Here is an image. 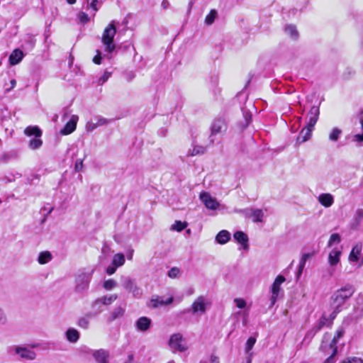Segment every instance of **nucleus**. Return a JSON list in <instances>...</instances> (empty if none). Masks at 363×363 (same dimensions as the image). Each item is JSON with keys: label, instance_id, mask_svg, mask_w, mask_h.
Returning <instances> with one entry per match:
<instances>
[{"label": "nucleus", "instance_id": "f257e3e1", "mask_svg": "<svg viewBox=\"0 0 363 363\" xmlns=\"http://www.w3.org/2000/svg\"><path fill=\"white\" fill-rule=\"evenodd\" d=\"M354 293V288L350 284H345L333 292L330 298L332 318H336L337 315L342 310L345 303L352 297Z\"/></svg>", "mask_w": 363, "mask_h": 363}, {"label": "nucleus", "instance_id": "f03ea898", "mask_svg": "<svg viewBox=\"0 0 363 363\" xmlns=\"http://www.w3.org/2000/svg\"><path fill=\"white\" fill-rule=\"evenodd\" d=\"M116 34V21H112L105 28L101 36V42L105 47V51L108 53H111L116 49V45L113 43V38Z\"/></svg>", "mask_w": 363, "mask_h": 363}, {"label": "nucleus", "instance_id": "7ed1b4c3", "mask_svg": "<svg viewBox=\"0 0 363 363\" xmlns=\"http://www.w3.org/2000/svg\"><path fill=\"white\" fill-rule=\"evenodd\" d=\"M94 269L84 271L77 274L75 279L74 290L77 293L82 294L85 292L89 286L91 280Z\"/></svg>", "mask_w": 363, "mask_h": 363}, {"label": "nucleus", "instance_id": "20e7f679", "mask_svg": "<svg viewBox=\"0 0 363 363\" xmlns=\"http://www.w3.org/2000/svg\"><path fill=\"white\" fill-rule=\"evenodd\" d=\"M121 281L123 289L131 293L134 297H140L143 294L142 289L136 284L134 279L127 276H121Z\"/></svg>", "mask_w": 363, "mask_h": 363}, {"label": "nucleus", "instance_id": "39448f33", "mask_svg": "<svg viewBox=\"0 0 363 363\" xmlns=\"http://www.w3.org/2000/svg\"><path fill=\"white\" fill-rule=\"evenodd\" d=\"M211 301L203 296H198L191 304V312L193 314H203Z\"/></svg>", "mask_w": 363, "mask_h": 363}, {"label": "nucleus", "instance_id": "423d86ee", "mask_svg": "<svg viewBox=\"0 0 363 363\" xmlns=\"http://www.w3.org/2000/svg\"><path fill=\"white\" fill-rule=\"evenodd\" d=\"M169 347L174 351L184 352L188 349L185 340L180 333H176L171 336Z\"/></svg>", "mask_w": 363, "mask_h": 363}, {"label": "nucleus", "instance_id": "0eeeda50", "mask_svg": "<svg viewBox=\"0 0 363 363\" xmlns=\"http://www.w3.org/2000/svg\"><path fill=\"white\" fill-rule=\"evenodd\" d=\"M199 199L208 209L216 210L220 206L219 202L211 196L208 192H201L199 195Z\"/></svg>", "mask_w": 363, "mask_h": 363}, {"label": "nucleus", "instance_id": "6e6552de", "mask_svg": "<svg viewBox=\"0 0 363 363\" xmlns=\"http://www.w3.org/2000/svg\"><path fill=\"white\" fill-rule=\"evenodd\" d=\"M286 279L282 275H279L274 280L271 287L272 296H271V305L273 306L278 298L279 291L281 290V285L285 281Z\"/></svg>", "mask_w": 363, "mask_h": 363}, {"label": "nucleus", "instance_id": "1a4fd4ad", "mask_svg": "<svg viewBox=\"0 0 363 363\" xmlns=\"http://www.w3.org/2000/svg\"><path fill=\"white\" fill-rule=\"evenodd\" d=\"M244 214L247 218H251L254 222H262L264 216L262 210L257 208H246L236 211Z\"/></svg>", "mask_w": 363, "mask_h": 363}, {"label": "nucleus", "instance_id": "9d476101", "mask_svg": "<svg viewBox=\"0 0 363 363\" xmlns=\"http://www.w3.org/2000/svg\"><path fill=\"white\" fill-rule=\"evenodd\" d=\"M226 130V124L223 119L218 118L216 119L211 127V143H213L214 140L212 138L213 136L220 133Z\"/></svg>", "mask_w": 363, "mask_h": 363}, {"label": "nucleus", "instance_id": "9b49d317", "mask_svg": "<svg viewBox=\"0 0 363 363\" xmlns=\"http://www.w3.org/2000/svg\"><path fill=\"white\" fill-rule=\"evenodd\" d=\"M173 302V297L170 296L167 299H164L163 296H154L150 299L148 307L152 308H157L163 306L171 304Z\"/></svg>", "mask_w": 363, "mask_h": 363}, {"label": "nucleus", "instance_id": "f8f14e48", "mask_svg": "<svg viewBox=\"0 0 363 363\" xmlns=\"http://www.w3.org/2000/svg\"><path fill=\"white\" fill-rule=\"evenodd\" d=\"M15 352L21 358L27 360H33L36 358V353L25 347L17 346L15 347Z\"/></svg>", "mask_w": 363, "mask_h": 363}, {"label": "nucleus", "instance_id": "ddd939ff", "mask_svg": "<svg viewBox=\"0 0 363 363\" xmlns=\"http://www.w3.org/2000/svg\"><path fill=\"white\" fill-rule=\"evenodd\" d=\"M335 318H332V312L328 315L326 314V313H324L314 327V333H317L325 326H330L333 324V321Z\"/></svg>", "mask_w": 363, "mask_h": 363}, {"label": "nucleus", "instance_id": "4468645a", "mask_svg": "<svg viewBox=\"0 0 363 363\" xmlns=\"http://www.w3.org/2000/svg\"><path fill=\"white\" fill-rule=\"evenodd\" d=\"M78 121V116L72 115L69 121L65 124V127L60 130V134L62 135H67L73 133L76 129Z\"/></svg>", "mask_w": 363, "mask_h": 363}, {"label": "nucleus", "instance_id": "2eb2a0df", "mask_svg": "<svg viewBox=\"0 0 363 363\" xmlns=\"http://www.w3.org/2000/svg\"><path fill=\"white\" fill-rule=\"evenodd\" d=\"M108 119L101 117V116H98V117L95 118L94 119H92L90 121H89L86 125V128L88 131H93L96 128L102 126V125H105L108 124Z\"/></svg>", "mask_w": 363, "mask_h": 363}, {"label": "nucleus", "instance_id": "dca6fc26", "mask_svg": "<svg viewBox=\"0 0 363 363\" xmlns=\"http://www.w3.org/2000/svg\"><path fill=\"white\" fill-rule=\"evenodd\" d=\"M118 298L116 294H111L110 296H104L101 298H99L96 299L91 304V307L93 308H96L100 306L101 304L103 305H110L114 301H116Z\"/></svg>", "mask_w": 363, "mask_h": 363}, {"label": "nucleus", "instance_id": "f3484780", "mask_svg": "<svg viewBox=\"0 0 363 363\" xmlns=\"http://www.w3.org/2000/svg\"><path fill=\"white\" fill-rule=\"evenodd\" d=\"M363 222V209L357 208L354 214L353 218L350 223V227L352 230H357Z\"/></svg>", "mask_w": 363, "mask_h": 363}, {"label": "nucleus", "instance_id": "a211bd4d", "mask_svg": "<svg viewBox=\"0 0 363 363\" xmlns=\"http://www.w3.org/2000/svg\"><path fill=\"white\" fill-rule=\"evenodd\" d=\"M320 114L319 107L316 106H313L311 107L310 111L308 113V122L307 124L309 125L310 127H314L315 123L318 121V117Z\"/></svg>", "mask_w": 363, "mask_h": 363}, {"label": "nucleus", "instance_id": "6ab92c4d", "mask_svg": "<svg viewBox=\"0 0 363 363\" xmlns=\"http://www.w3.org/2000/svg\"><path fill=\"white\" fill-rule=\"evenodd\" d=\"M233 238L236 240L239 244H240L244 250H248L249 244H248V237L247 234L243 233L242 231H237L233 235Z\"/></svg>", "mask_w": 363, "mask_h": 363}, {"label": "nucleus", "instance_id": "aec40b11", "mask_svg": "<svg viewBox=\"0 0 363 363\" xmlns=\"http://www.w3.org/2000/svg\"><path fill=\"white\" fill-rule=\"evenodd\" d=\"M313 129V127H310L309 125L307 124L306 126L301 130L298 136L297 137V142L302 143L308 140L311 137Z\"/></svg>", "mask_w": 363, "mask_h": 363}, {"label": "nucleus", "instance_id": "412c9836", "mask_svg": "<svg viewBox=\"0 0 363 363\" xmlns=\"http://www.w3.org/2000/svg\"><path fill=\"white\" fill-rule=\"evenodd\" d=\"M151 320L147 317H141L135 323L137 329L140 331H147L151 325Z\"/></svg>", "mask_w": 363, "mask_h": 363}, {"label": "nucleus", "instance_id": "4be33fe9", "mask_svg": "<svg viewBox=\"0 0 363 363\" xmlns=\"http://www.w3.org/2000/svg\"><path fill=\"white\" fill-rule=\"evenodd\" d=\"M318 200L319 203L326 207H330L334 203V198L332 194L324 193L319 195Z\"/></svg>", "mask_w": 363, "mask_h": 363}, {"label": "nucleus", "instance_id": "5701e85b", "mask_svg": "<svg viewBox=\"0 0 363 363\" xmlns=\"http://www.w3.org/2000/svg\"><path fill=\"white\" fill-rule=\"evenodd\" d=\"M93 357H94L95 360L99 363H107L109 353L108 352L101 349L94 351L93 353Z\"/></svg>", "mask_w": 363, "mask_h": 363}, {"label": "nucleus", "instance_id": "b1692460", "mask_svg": "<svg viewBox=\"0 0 363 363\" xmlns=\"http://www.w3.org/2000/svg\"><path fill=\"white\" fill-rule=\"evenodd\" d=\"M23 57V52L19 49L14 50L9 56V62L11 65L18 64Z\"/></svg>", "mask_w": 363, "mask_h": 363}, {"label": "nucleus", "instance_id": "393cba45", "mask_svg": "<svg viewBox=\"0 0 363 363\" xmlns=\"http://www.w3.org/2000/svg\"><path fill=\"white\" fill-rule=\"evenodd\" d=\"M362 250V245L361 243H358L356 245H354L349 255L350 262H357L359 260Z\"/></svg>", "mask_w": 363, "mask_h": 363}, {"label": "nucleus", "instance_id": "a878e982", "mask_svg": "<svg viewBox=\"0 0 363 363\" xmlns=\"http://www.w3.org/2000/svg\"><path fill=\"white\" fill-rule=\"evenodd\" d=\"M65 336L69 342L75 343L79 339V333L76 329L71 328L66 331Z\"/></svg>", "mask_w": 363, "mask_h": 363}, {"label": "nucleus", "instance_id": "bb28decb", "mask_svg": "<svg viewBox=\"0 0 363 363\" xmlns=\"http://www.w3.org/2000/svg\"><path fill=\"white\" fill-rule=\"evenodd\" d=\"M341 252L336 249L333 250L328 255V262L330 267H335L340 262Z\"/></svg>", "mask_w": 363, "mask_h": 363}, {"label": "nucleus", "instance_id": "cd10ccee", "mask_svg": "<svg viewBox=\"0 0 363 363\" xmlns=\"http://www.w3.org/2000/svg\"><path fill=\"white\" fill-rule=\"evenodd\" d=\"M230 238V233L228 230H223L217 234V235L216 237V240L219 244L223 245V244H225L226 242H228L229 241Z\"/></svg>", "mask_w": 363, "mask_h": 363}, {"label": "nucleus", "instance_id": "c85d7f7f", "mask_svg": "<svg viewBox=\"0 0 363 363\" xmlns=\"http://www.w3.org/2000/svg\"><path fill=\"white\" fill-rule=\"evenodd\" d=\"M52 259V255L50 252L49 251H43L40 252L38 257V262L40 264H45L48 262H50Z\"/></svg>", "mask_w": 363, "mask_h": 363}, {"label": "nucleus", "instance_id": "c756f323", "mask_svg": "<svg viewBox=\"0 0 363 363\" xmlns=\"http://www.w3.org/2000/svg\"><path fill=\"white\" fill-rule=\"evenodd\" d=\"M24 133L28 136L34 135L35 138H40L42 135L41 130L37 126H28L24 130Z\"/></svg>", "mask_w": 363, "mask_h": 363}, {"label": "nucleus", "instance_id": "7c9ffc66", "mask_svg": "<svg viewBox=\"0 0 363 363\" xmlns=\"http://www.w3.org/2000/svg\"><path fill=\"white\" fill-rule=\"evenodd\" d=\"M91 314H86L83 317L79 318L77 325L84 330H87L90 323Z\"/></svg>", "mask_w": 363, "mask_h": 363}, {"label": "nucleus", "instance_id": "2f4dec72", "mask_svg": "<svg viewBox=\"0 0 363 363\" xmlns=\"http://www.w3.org/2000/svg\"><path fill=\"white\" fill-rule=\"evenodd\" d=\"M342 131L340 128H333L328 135V138L331 142H337L341 136Z\"/></svg>", "mask_w": 363, "mask_h": 363}, {"label": "nucleus", "instance_id": "473e14b6", "mask_svg": "<svg viewBox=\"0 0 363 363\" xmlns=\"http://www.w3.org/2000/svg\"><path fill=\"white\" fill-rule=\"evenodd\" d=\"M125 313V309L121 306L116 307L111 313L108 321L111 322L117 318H121Z\"/></svg>", "mask_w": 363, "mask_h": 363}, {"label": "nucleus", "instance_id": "72a5a7b5", "mask_svg": "<svg viewBox=\"0 0 363 363\" xmlns=\"http://www.w3.org/2000/svg\"><path fill=\"white\" fill-rule=\"evenodd\" d=\"M125 256L122 253H117L114 255L112 259V264L117 267H122L125 264Z\"/></svg>", "mask_w": 363, "mask_h": 363}, {"label": "nucleus", "instance_id": "f704fd0d", "mask_svg": "<svg viewBox=\"0 0 363 363\" xmlns=\"http://www.w3.org/2000/svg\"><path fill=\"white\" fill-rule=\"evenodd\" d=\"M354 310L359 313V315H363V296L361 294L356 298Z\"/></svg>", "mask_w": 363, "mask_h": 363}, {"label": "nucleus", "instance_id": "c9c22d12", "mask_svg": "<svg viewBox=\"0 0 363 363\" xmlns=\"http://www.w3.org/2000/svg\"><path fill=\"white\" fill-rule=\"evenodd\" d=\"M284 30L286 34L293 39H296L298 36V33L295 26L288 25L285 27Z\"/></svg>", "mask_w": 363, "mask_h": 363}, {"label": "nucleus", "instance_id": "e433bc0d", "mask_svg": "<svg viewBox=\"0 0 363 363\" xmlns=\"http://www.w3.org/2000/svg\"><path fill=\"white\" fill-rule=\"evenodd\" d=\"M206 149L203 146L201 145H195L192 150H190L188 155L189 156H196L197 155H203L206 152Z\"/></svg>", "mask_w": 363, "mask_h": 363}, {"label": "nucleus", "instance_id": "4c0bfd02", "mask_svg": "<svg viewBox=\"0 0 363 363\" xmlns=\"http://www.w3.org/2000/svg\"><path fill=\"white\" fill-rule=\"evenodd\" d=\"M117 281L113 279H108L104 281L103 287L106 291H111L117 286Z\"/></svg>", "mask_w": 363, "mask_h": 363}, {"label": "nucleus", "instance_id": "58836bf2", "mask_svg": "<svg viewBox=\"0 0 363 363\" xmlns=\"http://www.w3.org/2000/svg\"><path fill=\"white\" fill-rule=\"evenodd\" d=\"M345 330L342 328H340L337 330L336 335L334 336L331 342L330 343V347H337L336 344L338 340L343 336Z\"/></svg>", "mask_w": 363, "mask_h": 363}, {"label": "nucleus", "instance_id": "ea45409f", "mask_svg": "<svg viewBox=\"0 0 363 363\" xmlns=\"http://www.w3.org/2000/svg\"><path fill=\"white\" fill-rule=\"evenodd\" d=\"M43 145V141L38 138H35L29 141L28 146L32 150H36L40 147Z\"/></svg>", "mask_w": 363, "mask_h": 363}, {"label": "nucleus", "instance_id": "a19ab883", "mask_svg": "<svg viewBox=\"0 0 363 363\" xmlns=\"http://www.w3.org/2000/svg\"><path fill=\"white\" fill-rule=\"evenodd\" d=\"M216 16H217V11L215 9H212L210 11V13L206 16L205 23L207 25H211L214 22Z\"/></svg>", "mask_w": 363, "mask_h": 363}, {"label": "nucleus", "instance_id": "79ce46f5", "mask_svg": "<svg viewBox=\"0 0 363 363\" xmlns=\"http://www.w3.org/2000/svg\"><path fill=\"white\" fill-rule=\"evenodd\" d=\"M340 241L341 239L340 235L338 233H333L330 235L328 245L329 247H331L335 243H340Z\"/></svg>", "mask_w": 363, "mask_h": 363}, {"label": "nucleus", "instance_id": "37998d69", "mask_svg": "<svg viewBox=\"0 0 363 363\" xmlns=\"http://www.w3.org/2000/svg\"><path fill=\"white\" fill-rule=\"evenodd\" d=\"M186 225L185 223L177 220L171 227V229L177 232H181L186 228Z\"/></svg>", "mask_w": 363, "mask_h": 363}, {"label": "nucleus", "instance_id": "c03bdc74", "mask_svg": "<svg viewBox=\"0 0 363 363\" xmlns=\"http://www.w3.org/2000/svg\"><path fill=\"white\" fill-rule=\"evenodd\" d=\"M256 342V339L254 337H250L248 338L246 342L245 346V352L246 353H249L250 351L252 349L253 346L255 345Z\"/></svg>", "mask_w": 363, "mask_h": 363}, {"label": "nucleus", "instance_id": "a18cd8bd", "mask_svg": "<svg viewBox=\"0 0 363 363\" xmlns=\"http://www.w3.org/2000/svg\"><path fill=\"white\" fill-rule=\"evenodd\" d=\"M111 72L105 71L103 75L99 79V84L102 85L111 77Z\"/></svg>", "mask_w": 363, "mask_h": 363}, {"label": "nucleus", "instance_id": "49530a36", "mask_svg": "<svg viewBox=\"0 0 363 363\" xmlns=\"http://www.w3.org/2000/svg\"><path fill=\"white\" fill-rule=\"evenodd\" d=\"M180 273V270L177 267H172L169 272H168V276L174 279L178 277L179 274Z\"/></svg>", "mask_w": 363, "mask_h": 363}, {"label": "nucleus", "instance_id": "de8ad7c7", "mask_svg": "<svg viewBox=\"0 0 363 363\" xmlns=\"http://www.w3.org/2000/svg\"><path fill=\"white\" fill-rule=\"evenodd\" d=\"M332 350V354L324 362V363H334V357L337 353V347H330Z\"/></svg>", "mask_w": 363, "mask_h": 363}, {"label": "nucleus", "instance_id": "09e8293b", "mask_svg": "<svg viewBox=\"0 0 363 363\" xmlns=\"http://www.w3.org/2000/svg\"><path fill=\"white\" fill-rule=\"evenodd\" d=\"M78 18L83 23H88L90 20L89 16L84 12H80L78 14Z\"/></svg>", "mask_w": 363, "mask_h": 363}, {"label": "nucleus", "instance_id": "8fccbe9b", "mask_svg": "<svg viewBox=\"0 0 363 363\" xmlns=\"http://www.w3.org/2000/svg\"><path fill=\"white\" fill-rule=\"evenodd\" d=\"M234 302L239 308H244L246 306V301L242 298H235Z\"/></svg>", "mask_w": 363, "mask_h": 363}, {"label": "nucleus", "instance_id": "3c124183", "mask_svg": "<svg viewBox=\"0 0 363 363\" xmlns=\"http://www.w3.org/2000/svg\"><path fill=\"white\" fill-rule=\"evenodd\" d=\"M342 363H363V362L360 358L350 357L344 360Z\"/></svg>", "mask_w": 363, "mask_h": 363}, {"label": "nucleus", "instance_id": "603ef678", "mask_svg": "<svg viewBox=\"0 0 363 363\" xmlns=\"http://www.w3.org/2000/svg\"><path fill=\"white\" fill-rule=\"evenodd\" d=\"M99 3L98 0H92V1L89 4V1H87V9L89 7L91 8L95 12L99 10L97 7V4Z\"/></svg>", "mask_w": 363, "mask_h": 363}, {"label": "nucleus", "instance_id": "864d4df0", "mask_svg": "<svg viewBox=\"0 0 363 363\" xmlns=\"http://www.w3.org/2000/svg\"><path fill=\"white\" fill-rule=\"evenodd\" d=\"M93 62L96 65L101 63V53L99 50H96V55L93 58Z\"/></svg>", "mask_w": 363, "mask_h": 363}, {"label": "nucleus", "instance_id": "5fc2aeb1", "mask_svg": "<svg viewBox=\"0 0 363 363\" xmlns=\"http://www.w3.org/2000/svg\"><path fill=\"white\" fill-rule=\"evenodd\" d=\"M117 268H118V267H117L116 266L113 265V264H111V266H108V267L106 268V273H107L108 275H112V274H113L116 272V269H117Z\"/></svg>", "mask_w": 363, "mask_h": 363}, {"label": "nucleus", "instance_id": "6e6d98bb", "mask_svg": "<svg viewBox=\"0 0 363 363\" xmlns=\"http://www.w3.org/2000/svg\"><path fill=\"white\" fill-rule=\"evenodd\" d=\"M6 315L4 311L0 308V325H3L6 323Z\"/></svg>", "mask_w": 363, "mask_h": 363}, {"label": "nucleus", "instance_id": "4d7b16f0", "mask_svg": "<svg viewBox=\"0 0 363 363\" xmlns=\"http://www.w3.org/2000/svg\"><path fill=\"white\" fill-rule=\"evenodd\" d=\"M82 167H83L82 161V160H79V161L77 160L76 162V164H75V169H76V171H77V172L81 171Z\"/></svg>", "mask_w": 363, "mask_h": 363}, {"label": "nucleus", "instance_id": "13d9d810", "mask_svg": "<svg viewBox=\"0 0 363 363\" xmlns=\"http://www.w3.org/2000/svg\"><path fill=\"white\" fill-rule=\"evenodd\" d=\"M211 363H219V359L217 356L212 354L210 357Z\"/></svg>", "mask_w": 363, "mask_h": 363}, {"label": "nucleus", "instance_id": "bf43d9fd", "mask_svg": "<svg viewBox=\"0 0 363 363\" xmlns=\"http://www.w3.org/2000/svg\"><path fill=\"white\" fill-rule=\"evenodd\" d=\"M10 84H11V87L6 89V92L9 91L11 89H13L15 87V86L16 84V79H11V82H10Z\"/></svg>", "mask_w": 363, "mask_h": 363}, {"label": "nucleus", "instance_id": "052dcab7", "mask_svg": "<svg viewBox=\"0 0 363 363\" xmlns=\"http://www.w3.org/2000/svg\"><path fill=\"white\" fill-rule=\"evenodd\" d=\"M335 272V267H330V268L328 271V277H331L333 276Z\"/></svg>", "mask_w": 363, "mask_h": 363}, {"label": "nucleus", "instance_id": "680f3d73", "mask_svg": "<svg viewBox=\"0 0 363 363\" xmlns=\"http://www.w3.org/2000/svg\"><path fill=\"white\" fill-rule=\"evenodd\" d=\"M305 263H306L305 259H301L300 264H299V272L300 273L301 272L303 268L304 267Z\"/></svg>", "mask_w": 363, "mask_h": 363}, {"label": "nucleus", "instance_id": "e2e57ef3", "mask_svg": "<svg viewBox=\"0 0 363 363\" xmlns=\"http://www.w3.org/2000/svg\"><path fill=\"white\" fill-rule=\"evenodd\" d=\"M169 5V2L167 1V0H163L162 2V6L166 9Z\"/></svg>", "mask_w": 363, "mask_h": 363}, {"label": "nucleus", "instance_id": "0e129e2a", "mask_svg": "<svg viewBox=\"0 0 363 363\" xmlns=\"http://www.w3.org/2000/svg\"><path fill=\"white\" fill-rule=\"evenodd\" d=\"M252 353L250 352L248 354L247 363H251L252 362Z\"/></svg>", "mask_w": 363, "mask_h": 363}, {"label": "nucleus", "instance_id": "69168bd1", "mask_svg": "<svg viewBox=\"0 0 363 363\" xmlns=\"http://www.w3.org/2000/svg\"><path fill=\"white\" fill-rule=\"evenodd\" d=\"M133 250H131V251L129 252V254H128V256H127L128 259H130V260H131V259H132V258H133Z\"/></svg>", "mask_w": 363, "mask_h": 363}, {"label": "nucleus", "instance_id": "338daca9", "mask_svg": "<svg viewBox=\"0 0 363 363\" xmlns=\"http://www.w3.org/2000/svg\"><path fill=\"white\" fill-rule=\"evenodd\" d=\"M67 1L69 4H74L76 2V0H67Z\"/></svg>", "mask_w": 363, "mask_h": 363}, {"label": "nucleus", "instance_id": "774afa93", "mask_svg": "<svg viewBox=\"0 0 363 363\" xmlns=\"http://www.w3.org/2000/svg\"><path fill=\"white\" fill-rule=\"evenodd\" d=\"M308 258V255H303L302 257V259H305V262L306 261V259Z\"/></svg>", "mask_w": 363, "mask_h": 363}]
</instances>
